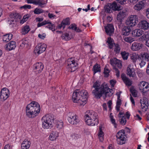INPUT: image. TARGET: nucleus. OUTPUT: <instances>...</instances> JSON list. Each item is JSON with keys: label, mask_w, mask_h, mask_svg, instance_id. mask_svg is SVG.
I'll use <instances>...</instances> for the list:
<instances>
[{"label": "nucleus", "mask_w": 149, "mask_h": 149, "mask_svg": "<svg viewBox=\"0 0 149 149\" xmlns=\"http://www.w3.org/2000/svg\"><path fill=\"white\" fill-rule=\"evenodd\" d=\"M120 54L123 59L124 60H126L128 58L129 53L128 52H126L124 51L121 52Z\"/></svg>", "instance_id": "nucleus-38"}, {"label": "nucleus", "mask_w": 149, "mask_h": 149, "mask_svg": "<svg viewBox=\"0 0 149 149\" xmlns=\"http://www.w3.org/2000/svg\"><path fill=\"white\" fill-rule=\"evenodd\" d=\"M119 14H120V15H121V16L122 17L124 18L126 15V13L125 11H120L118 13Z\"/></svg>", "instance_id": "nucleus-59"}, {"label": "nucleus", "mask_w": 149, "mask_h": 149, "mask_svg": "<svg viewBox=\"0 0 149 149\" xmlns=\"http://www.w3.org/2000/svg\"><path fill=\"white\" fill-rule=\"evenodd\" d=\"M76 25L74 24H72L69 27V28L70 29H71L72 30H74L75 29V27H76Z\"/></svg>", "instance_id": "nucleus-60"}, {"label": "nucleus", "mask_w": 149, "mask_h": 149, "mask_svg": "<svg viewBox=\"0 0 149 149\" xmlns=\"http://www.w3.org/2000/svg\"><path fill=\"white\" fill-rule=\"evenodd\" d=\"M54 119V116L52 115L47 114L43 116L42 119V127L45 128H51Z\"/></svg>", "instance_id": "nucleus-5"}, {"label": "nucleus", "mask_w": 149, "mask_h": 149, "mask_svg": "<svg viewBox=\"0 0 149 149\" xmlns=\"http://www.w3.org/2000/svg\"><path fill=\"white\" fill-rule=\"evenodd\" d=\"M112 113H110V120L112 123L114 125L115 128L117 127V124L116 123V120L113 118V116L112 115Z\"/></svg>", "instance_id": "nucleus-42"}, {"label": "nucleus", "mask_w": 149, "mask_h": 149, "mask_svg": "<svg viewBox=\"0 0 149 149\" xmlns=\"http://www.w3.org/2000/svg\"><path fill=\"white\" fill-rule=\"evenodd\" d=\"M107 43L108 44V45L110 49H112L114 45L115 44L114 43L113 39H112L111 37H109L107 38Z\"/></svg>", "instance_id": "nucleus-29"}, {"label": "nucleus", "mask_w": 149, "mask_h": 149, "mask_svg": "<svg viewBox=\"0 0 149 149\" xmlns=\"http://www.w3.org/2000/svg\"><path fill=\"white\" fill-rule=\"evenodd\" d=\"M47 48V45L45 44H39L36 45L34 50L36 54H39L44 52Z\"/></svg>", "instance_id": "nucleus-11"}, {"label": "nucleus", "mask_w": 149, "mask_h": 149, "mask_svg": "<svg viewBox=\"0 0 149 149\" xmlns=\"http://www.w3.org/2000/svg\"><path fill=\"white\" fill-rule=\"evenodd\" d=\"M102 127L100 126L99 128V132L98 134V136L99 139L101 141H102L103 140V132H102Z\"/></svg>", "instance_id": "nucleus-36"}, {"label": "nucleus", "mask_w": 149, "mask_h": 149, "mask_svg": "<svg viewBox=\"0 0 149 149\" xmlns=\"http://www.w3.org/2000/svg\"><path fill=\"white\" fill-rule=\"evenodd\" d=\"M30 30L29 26V25H26L22 29V33L23 34L25 35L28 33Z\"/></svg>", "instance_id": "nucleus-34"}, {"label": "nucleus", "mask_w": 149, "mask_h": 149, "mask_svg": "<svg viewBox=\"0 0 149 149\" xmlns=\"http://www.w3.org/2000/svg\"><path fill=\"white\" fill-rule=\"evenodd\" d=\"M121 77L126 86H130L132 85V83L131 80L127 78L124 74H121Z\"/></svg>", "instance_id": "nucleus-25"}, {"label": "nucleus", "mask_w": 149, "mask_h": 149, "mask_svg": "<svg viewBox=\"0 0 149 149\" xmlns=\"http://www.w3.org/2000/svg\"><path fill=\"white\" fill-rule=\"evenodd\" d=\"M40 110V107L38 103L36 102L32 101L26 107V115L29 118H34L39 113Z\"/></svg>", "instance_id": "nucleus-2"}, {"label": "nucleus", "mask_w": 149, "mask_h": 149, "mask_svg": "<svg viewBox=\"0 0 149 149\" xmlns=\"http://www.w3.org/2000/svg\"><path fill=\"white\" fill-rule=\"evenodd\" d=\"M141 107L142 109H144L145 111L148 108V99L146 97H143L140 100Z\"/></svg>", "instance_id": "nucleus-16"}, {"label": "nucleus", "mask_w": 149, "mask_h": 149, "mask_svg": "<svg viewBox=\"0 0 149 149\" xmlns=\"http://www.w3.org/2000/svg\"><path fill=\"white\" fill-rule=\"evenodd\" d=\"M111 3H109L107 5H106L104 7L105 12L107 13H110L112 12V10L111 7Z\"/></svg>", "instance_id": "nucleus-35"}, {"label": "nucleus", "mask_w": 149, "mask_h": 149, "mask_svg": "<svg viewBox=\"0 0 149 149\" xmlns=\"http://www.w3.org/2000/svg\"><path fill=\"white\" fill-rule=\"evenodd\" d=\"M144 33V31L141 29H136L134 30L132 33V35L134 37H139Z\"/></svg>", "instance_id": "nucleus-24"}, {"label": "nucleus", "mask_w": 149, "mask_h": 149, "mask_svg": "<svg viewBox=\"0 0 149 149\" xmlns=\"http://www.w3.org/2000/svg\"><path fill=\"white\" fill-rule=\"evenodd\" d=\"M142 36V38L144 40L149 38V31L145 32V33L144 32Z\"/></svg>", "instance_id": "nucleus-51"}, {"label": "nucleus", "mask_w": 149, "mask_h": 149, "mask_svg": "<svg viewBox=\"0 0 149 149\" xmlns=\"http://www.w3.org/2000/svg\"><path fill=\"white\" fill-rule=\"evenodd\" d=\"M15 42L14 41H11L6 45V49L10 51L14 49L16 47Z\"/></svg>", "instance_id": "nucleus-23"}, {"label": "nucleus", "mask_w": 149, "mask_h": 149, "mask_svg": "<svg viewBox=\"0 0 149 149\" xmlns=\"http://www.w3.org/2000/svg\"><path fill=\"white\" fill-rule=\"evenodd\" d=\"M106 67V66L104 69V74L105 77H107L109 76V73L110 72V70L108 69Z\"/></svg>", "instance_id": "nucleus-50"}, {"label": "nucleus", "mask_w": 149, "mask_h": 149, "mask_svg": "<svg viewBox=\"0 0 149 149\" xmlns=\"http://www.w3.org/2000/svg\"><path fill=\"white\" fill-rule=\"evenodd\" d=\"M99 81H97L93 84L92 87L94 89L93 90L92 94L94 97L97 99H100L103 94L107 96L109 93L108 91L109 88L105 83H104L101 85Z\"/></svg>", "instance_id": "nucleus-1"}, {"label": "nucleus", "mask_w": 149, "mask_h": 149, "mask_svg": "<svg viewBox=\"0 0 149 149\" xmlns=\"http://www.w3.org/2000/svg\"><path fill=\"white\" fill-rule=\"evenodd\" d=\"M141 57L143 60L148 61H149V54L144 52L141 54Z\"/></svg>", "instance_id": "nucleus-33"}, {"label": "nucleus", "mask_w": 149, "mask_h": 149, "mask_svg": "<svg viewBox=\"0 0 149 149\" xmlns=\"http://www.w3.org/2000/svg\"><path fill=\"white\" fill-rule=\"evenodd\" d=\"M49 23V20H44L42 22H39L37 24V27H39L45 25L46 24H48Z\"/></svg>", "instance_id": "nucleus-48"}, {"label": "nucleus", "mask_w": 149, "mask_h": 149, "mask_svg": "<svg viewBox=\"0 0 149 149\" xmlns=\"http://www.w3.org/2000/svg\"><path fill=\"white\" fill-rule=\"evenodd\" d=\"M49 23L48 24V25L46 27L48 28L49 30H51L52 31H54L55 30V26L54 24H52L51 22L49 21Z\"/></svg>", "instance_id": "nucleus-43"}, {"label": "nucleus", "mask_w": 149, "mask_h": 149, "mask_svg": "<svg viewBox=\"0 0 149 149\" xmlns=\"http://www.w3.org/2000/svg\"><path fill=\"white\" fill-rule=\"evenodd\" d=\"M70 137H71L72 139L77 140L78 139L81 138V135L79 133L73 134L71 135Z\"/></svg>", "instance_id": "nucleus-44"}, {"label": "nucleus", "mask_w": 149, "mask_h": 149, "mask_svg": "<svg viewBox=\"0 0 149 149\" xmlns=\"http://www.w3.org/2000/svg\"><path fill=\"white\" fill-rule=\"evenodd\" d=\"M10 24H15L21 18V17L18 13H11L10 15Z\"/></svg>", "instance_id": "nucleus-9"}, {"label": "nucleus", "mask_w": 149, "mask_h": 149, "mask_svg": "<svg viewBox=\"0 0 149 149\" xmlns=\"http://www.w3.org/2000/svg\"><path fill=\"white\" fill-rule=\"evenodd\" d=\"M34 13L36 14H39L44 13V11L42 9L36 8L34 11Z\"/></svg>", "instance_id": "nucleus-45"}, {"label": "nucleus", "mask_w": 149, "mask_h": 149, "mask_svg": "<svg viewBox=\"0 0 149 149\" xmlns=\"http://www.w3.org/2000/svg\"><path fill=\"white\" fill-rule=\"evenodd\" d=\"M138 85L139 90L143 93H145L149 91V84L147 82H140Z\"/></svg>", "instance_id": "nucleus-10"}, {"label": "nucleus", "mask_w": 149, "mask_h": 149, "mask_svg": "<svg viewBox=\"0 0 149 149\" xmlns=\"http://www.w3.org/2000/svg\"><path fill=\"white\" fill-rule=\"evenodd\" d=\"M127 75L130 77H134L136 76L135 70L131 65H129L127 66Z\"/></svg>", "instance_id": "nucleus-15"}, {"label": "nucleus", "mask_w": 149, "mask_h": 149, "mask_svg": "<svg viewBox=\"0 0 149 149\" xmlns=\"http://www.w3.org/2000/svg\"><path fill=\"white\" fill-rule=\"evenodd\" d=\"M142 47V43L134 42L132 44L131 49L133 51H138L141 49Z\"/></svg>", "instance_id": "nucleus-18"}, {"label": "nucleus", "mask_w": 149, "mask_h": 149, "mask_svg": "<svg viewBox=\"0 0 149 149\" xmlns=\"http://www.w3.org/2000/svg\"><path fill=\"white\" fill-rule=\"evenodd\" d=\"M34 70L36 74L41 72L44 68V65L41 62H38L34 65Z\"/></svg>", "instance_id": "nucleus-14"}, {"label": "nucleus", "mask_w": 149, "mask_h": 149, "mask_svg": "<svg viewBox=\"0 0 149 149\" xmlns=\"http://www.w3.org/2000/svg\"><path fill=\"white\" fill-rule=\"evenodd\" d=\"M117 95L118 100L116 102V105H120L121 104V100L120 99V94L116 93Z\"/></svg>", "instance_id": "nucleus-53"}, {"label": "nucleus", "mask_w": 149, "mask_h": 149, "mask_svg": "<svg viewBox=\"0 0 149 149\" xmlns=\"http://www.w3.org/2000/svg\"><path fill=\"white\" fill-rule=\"evenodd\" d=\"M126 0H116L117 1L121 4H124L126 3Z\"/></svg>", "instance_id": "nucleus-61"}, {"label": "nucleus", "mask_w": 149, "mask_h": 149, "mask_svg": "<svg viewBox=\"0 0 149 149\" xmlns=\"http://www.w3.org/2000/svg\"><path fill=\"white\" fill-rule=\"evenodd\" d=\"M19 43V48L22 49L25 47H27L28 45V42L27 40L25 39H23L21 40Z\"/></svg>", "instance_id": "nucleus-27"}, {"label": "nucleus", "mask_w": 149, "mask_h": 149, "mask_svg": "<svg viewBox=\"0 0 149 149\" xmlns=\"http://www.w3.org/2000/svg\"><path fill=\"white\" fill-rule=\"evenodd\" d=\"M139 25L141 29L146 30L148 28L149 24L146 20H143L139 23Z\"/></svg>", "instance_id": "nucleus-21"}, {"label": "nucleus", "mask_w": 149, "mask_h": 149, "mask_svg": "<svg viewBox=\"0 0 149 149\" xmlns=\"http://www.w3.org/2000/svg\"><path fill=\"white\" fill-rule=\"evenodd\" d=\"M130 91L133 97H136L137 96V94L135 90L130 89Z\"/></svg>", "instance_id": "nucleus-56"}, {"label": "nucleus", "mask_w": 149, "mask_h": 149, "mask_svg": "<svg viewBox=\"0 0 149 149\" xmlns=\"http://www.w3.org/2000/svg\"><path fill=\"white\" fill-rule=\"evenodd\" d=\"M116 81L115 80L112 79L110 81V83L111 85V87H113L114 86L116 83Z\"/></svg>", "instance_id": "nucleus-57"}, {"label": "nucleus", "mask_w": 149, "mask_h": 149, "mask_svg": "<svg viewBox=\"0 0 149 149\" xmlns=\"http://www.w3.org/2000/svg\"><path fill=\"white\" fill-rule=\"evenodd\" d=\"M68 119L69 122L72 125H77L80 122L78 116L75 114L69 116Z\"/></svg>", "instance_id": "nucleus-13"}, {"label": "nucleus", "mask_w": 149, "mask_h": 149, "mask_svg": "<svg viewBox=\"0 0 149 149\" xmlns=\"http://www.w3.org/2000/svg\"><path fill=\"white\" fill-rule=\"evenodd\" d=\"M9 95V90L6 88H3L0 93V99L5 101L8 97Z\"/></svg>", "instance_id": "nucleus-12"}, {"label": "nucleus", "mask_w": 149, "mask_h": 149, "mask_svg": "<svg viewBox=\"0 0 149 149\" xmlns=\"http://www.w3.org/2000/svg\"><path fill=\"white\" fill-rule=\"evenodd\" d=\"M130 114L128 111H127L126 112L125 114L124 115V116L126 117L127 119H129L130 118Z\"/></svg>", "instance_id": "nucleus-63"}, {"label": "nucleus", "mask_w": 149, "mask_h": 149, "mask_svg": "<svg viewBox=\"0 0 149 149\" xmlns=\"http://www.w3.org/2000/svg\"><path fill=\"white\" fill-rule=\"evenodd\" d=\"M4 149H12V148L9 144H8L5 146Z\"/></svg>", "instance_id": "nucleus-64"}, {"label": "nucleus", "mask_w": 149, "mask_h": 149, "mask_svg": "<svg viewBox=\"0 0 149 149\" xmlns=\"http://www.w3.org/2000/svg\"><path fill=\"white\" fill-rule=\"evenodd\" d=\"M61 38L63 40H65L66 41L70 39L69 34L67 33L63 34L61 36Z\"/></svg>", "instance_id": "nucleus-41"}, {"label": "nucleus", "mask_w": 149, "mask_h": 149, "mask_svg": "<svg viewBox=\"0 0 149 149\" xmlns=\"http://www.w3.org/2000/svg\"><path fill=\"white\" fill-rule=\"evenodd\" d=\"M123 17H122L121 15H120V14H118L117 15V19L118 20L119 22H120L122 21V20L123 18Z\"/></svg>", "instance_id": "nucleus-58"}, {"label": "nucleus", "mask_w": 149, "mask_h": 149, "mask_svg": "<svg viewBox=\"0 0 149 149\" xmlns=\"http://www.w3.org/2000/svg\"><path fill=\"white\" fill-rule=\"evenodd\" d=\"M65 25L63 22H62L61 23L58 25V28L59 29H61L62 27H63V29H64L65 28Z\"/></svg>", "instance_id": "nucleus-62"}, {"label": "nucleus", "mask_w": 149, "mask_h": 149, "mask_svg": "<svg viewBox=\"0 0 149 149\" xmlns=\"http://www.w3.org/2000/svg\"><path fill=\"white\" fill-rule=\"evenodd\" d=\"M88 92L83 89H76L73 94L72 100L74 103L83 102L81 104L84 105L87 100L88 96Z\"/></svg>", "instance_id": "nucleus-3"}, {"label": "nucleus", "mask_w": 149, "mask_h": 149, "mask_svg": "<svg viewBox=\"0 0 149 149\" xmlns=\"http://www.w3.org/2000/svg\"><path fill=\"white\" fill-rule=\"evenodd\" d=\"M37 0H26L28 3H33L36 5Z\"/></svg>", "instance_id": "nucleus-55"}, {"label": "nucleus", "mask_w": 149, "mask_h": 149, "mask_svg": "<svg viewBox=\"0 0 149 149\" xmlns=\"http://www.w3.org/2000/svg\"><path fill=\"white\" fill-rule=\"evenodd\" d=\"M67 66L71 72L75 71L78 68L77 61L74 58H71L67 60Z\"/></svg>", "instance_id": "nucleus-6"}, {"label": "nucleus", "mask_w": 149, "mask_h": 149, "mask_svg": "<svg viewBox=\"0 0 149 149\" xmlns=\"http://www.w3.org/2000/svg\"><path fill=\"white\" fill-rule=\"evenodd\" d=\"M144 4L142 1L139 2L138 4H136L134 6L135 10H140L144 7Z\"/></svg>", "instance_id": "nucleus-28"}, {"label": "nucleus", "mask_w": 149, "mask_h": 149, "mask_svg": "<svg viewBox=\"0 0 149 149\" xmlns=\"http://www.w3.org/2000/svg\"><path fill=\"white\" fill-rule=\"evenodd\" d=\"M13 36V35L11 34H6L3 36V41L6 42H8L10 40Z\"/></svg>", "instance_id": "nucleus-30"}, {"label": "nucleus", "mask_w": 149, "mask_h": 149, "mask_svg": "<svg viewBox=\"0 0 149 149\" xmlns=\"http://www.w3.org/2000/svg\"><path fill=\"white\" fill-rule=\"evenodd\" d=\"M31 145V142L25 139L22 143L21 147L22 149H28Z\"/></svg>", "instance_id": "nucleus-22"}, {"label": "nucleus", "mask_w": 149, "mask_h": 149, "mask_svg": "<svg viewBox=\"0 0 149 149\" xmlns=\"http://www.w3.org/2000/svg\"><path fill=\"white\" fill-rule=\"evenodd\" d=\"M125 132L123 130L119 131L117 134L116 136L117 143L120 145H122L125 142Z\"/></svg>", "instance_id": "nucleus-8"}, {"label": "nucleus", "mask_w": 149, "mask_h": 149, "mask_svg": "<svg viewBox=\"0 0 149 149\" xmlns=\"http://www.w3.org/2000/svg\"><path fill=\"white\" fill-rule=\"evenodd\" d=\"M111 7L112 10H120V7L117 6V3L115 2H113L112 4L111 3Z\"/></svg>", "instance_id": "nucleus-40"}, {"label": "nucleus", "mask_w": 149, "mask_h": 149, "mask_svg": "<svg viewBox=\"0 0 149 149\" xmlns=\"http://www.w3.org/2000/svg\"><path fill=\"white\" fill-rule=\"evenodd\" d=\"M101 66L100 64L96 63L93 66V69L94 74L97 72H100L101 71Z\"/></svg>", "instance_id": "nucleus-32"}, {"label": "nucleus", "mask_w": 149, "mask_h": 149, "mask_svg": "<svg viewBox=\"0 0 149 149\" xmlns=\"http://www.w3.org/2000/svg\"><path fill=\"white\" fill-rule=\"evenodd\" d=\"M58 136V132L55 129H54L50 134L49 138L51 141H54L56 140Z\"/></svg>", "instance_id": "nucleus-20"}, {"label": "nucleus", "mask_w": 149, "mask_h": 149, "mask_svg": "<svg viewBox=\"0 0 149 149\" xmlns=\"http://www.w3.org/2000/svg\"><path fill=\"white\" fill-rule=\"evenodd\" d=\"M105 31L107 35H110L113 33L114 28L113 25L111 24H107L105 27Z\"/></svg>", "instance_id": "nucleus-19"}, {"label": "nucleus", "mask_w": 149, "mask_h": 149, "mask_svg": "<svg viewBox=\"0 0 149 149\" xmlns=\"http://www.w3.org/2000/svg\"><path fill=\"white\" fill-rule=\"evenodd\" d=\"M131 31V29L130 27L125 26L122 29V34L125 36H128L130 34Z\"/></svg>", "instance_id": "nucleus-26"}, {"label": "nucleus", "mask_w": 149, "mask_h": 149, "mask_svg": "<svg viewBox=\"0 0 149 149\" xmlns=\"http://www.w3.org/2000/svg\"><path fill=\"white\" fill-rule=\"evenodd\" d=\"M85 119L86 124L88 125L94 126L98 123L97 115L93 110H88L85 113Z\"/></svg>", "instance_id": "nucleus-4"}, {"label": "nucleus", "mask_w": 149, "mask_h": 149, "mask_svg": "<svg viewBox=\"0 0 149 149\" xmlns=\"http://www.w3.org/2000/svg\"><path fill=\"white\" fill-rule=\"evenodd\" d=\"M125 41L131 43L134 40V38L131 37H128L124 38Z\"/></svg>", "instance_id": "nucleus-46"}, {"label": "nucleus", "mask_w": 149, "mask_h": 149, "mask_svg": "<svg viewBox=\"0 0 149 149\" xmlns=\"http://www.w3.org/2000/svg\"><path fill=\"white\" fill-rule=\"evenodd\" d=\"M31 6L29 5H25L21 7V8H24L25 9H29L31 8Z\"/></svg>", "instance_id": "nucleus-54"}, {"label": "nucleus", "mask_w": 149, "mask_h": 149, "mask_svg": "<svg viewBox=\"0 0 149 149\" xmlns=\"http://www.w3.org/2000/svg\"><path fill=\"white\" fill-rule=\"evenodd\" d=\"M115 48L114 49V51L116 52V53H119L120 51V46L118 44H115Z\"/></svg>", "instance_id": "nucleus-49"}, {"label": "nucleus", "mask_w": 149, "mask_h": 149, "mask_svg": "<svg viewBox=\"0 0 149 149\" xmlns=\"http://www.w3.org/2000/svg\"><path fill=\"white\" fill-rule=\"evenodd\" d=\"M138 22V16L136 15H131L127 19L126 24L129 26H133L136 25Z\"/></svg>", "instance_id": "nucleus-7"}, {"label": "nucleus", "mask_w": 149, "mask_h": 149, "mask_svg": "<svg viewBox=\"0 0 149 149\" xmlns=\"http://www.w3.org/2000/svg\"><path fill=\"white\" fill-rule=\"evenodd\" d=\"M119 121L120 124L123 125H125L127 122L125 116H123L121 118L119 119Z\"/></svg>", "instance_id": "nucleus-47"}, {"label": "nucleus", "mask_w": 149, "mask_h": 149, "mask_svg": "<svg viewBox=\"0 0 149 149\" xmlns=\"http://www.w3.org/2000/svg\"><path fill=\"white\" fill-rule=\"evenodd\" d=\"M69 18V17L66 18L65 19H63L62 21V22L65 26L66 25H69L70 24Z\"/></svg>", "instance_id": "nucleus-52"}, {"label": "nucleus", "mask_w": 149, "mask_h": 149, "mask_svg": "<svg viewBox=\"0 0 149 149\" xmlns=\"http://www.w3.org/2000/svg\"><path fill=\"white\" fill-rule=\"evenodd\" d=\"M47 0L45 1L44 0H37L36 5H38L41 8L44 7V5H45L47 3Z\"/></svg>", "instance_id": "nucleus-31"}, {"label": "nucleus", "mask_w": 149, "mask_h": 149, "mask_svg": "<svg viewBox=\"0 0 149 149\" xmlns=\"http://www.w3.org/2000/svg\"><path fill=\"white\" fill-rule=\"evenodd\" d=\"M63 126V123L61 120H58L56 121L55 127L59 129H61Z\"/></svg>", "instance_id": "nucleus-39"}, {"label": "nucleus", "mask_w": 149, "mask_h": 149, "mask_svg": "<svg viewBox=\"0 0 149 149\" xmlns=\"http://www.w3.org/2000/svg\"><path fill=\"white\" fill-rule=\"evenodd\" d=\"M110 62L111 65L113 66L116 65L119 68H121L122 67L121 61L116 58L111 59Z\"/></svg>", "instance_id": "nucleus-17"}, {"label": "nucleus", "mask_w": 149, "mask_h": 149, "mask_svg": "<svg viewBox=\"0 0 149 149\" xmlns=\"http://www.w3.org/2000/svg\"><path fill=\"white\" fill-rule=\"evenodd\" d=\"M131 59L132 60L134 63L136 62L137 59L138 55L135 53H133L130 55Z\"/></svg>", "instance_id": "nucleus-37"}]
</instances>
